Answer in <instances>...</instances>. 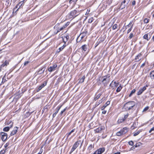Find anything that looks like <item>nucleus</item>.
Listing matches in <instances>:
<instances>
[{
  "mask_svg": "<svg viewBox=\"0 0 154 154\" xmlns=\"http://www.w3.org/2000/svg\"><path fill=\"white\" fill-rule=\"evenodd\" d=\"M45 68H42L40 70H39V71H38V74H41L42 73H43L45 71Z\"/></svg>",
  "mask_w": 154,
  "mask_h": 154,
  "instance_id": "4be33fe9",
  "label": "nucleus"
},
{
  "mask_svg": "<svg viewBox=\"0 0 154 154\" xmlns=\"http://www.w3.org/2000/svg\"><path fill=\"white\" fill-rule=\"evenodd\" d=\"M57 67L56 64L53 65L52 66H51L48 69V71L50 72H51L55 70V68Z\"/></svg>",
  "mask_w": 154,
  "mask_h": 154,
  "instance_id": "0eeeda50",
  "label": "nucleus"
},
{
  "mask_svg": "<svg viewBox=\"0 0 154 154\" xmlns=\"http://www.w3.org/2000/svg\"><path fill=\"white\" fill-rule=\"evenodd\" d=\"M149 75L151 79H154V70L152 71L150 73Z\"/></svg>",
  "mask_w": 154,
  "mask_h": 154,
  "instance_id": "412c9836",
  "label": "nucleus"
},
{
  "mask_svg": "<svg viewBox=\"0 0 154 154\" xmlns=\"http://www.w3.org/2000/svg\"><path fill=\"white\" fill-rule=\"evenodd\" d=\"M127 4H128L130 1V0H125Z\"/></svg>",
  "mask_w": 154,
  "mask_h": 154,
  "instance_id": "69168bd1",
  "label": "nucleus"
},
{
  "mask_svg": "<svg viewBox=\"0 0 154 154\" xmlns=\"http://www.w3.org/2000/svg\"><path fill=\"white\" fill-rule=\"evenodd\" d=\"M142 56V54L141 53H139L138 55H137L135 58V60H136V61H139L140 60H141V57Z\"/></svg>",
  "mask_w": 154,
  "mask_h": 154,
  "instance_id": "4468645a",
  "label": "nucleus"
},
{
  "mask_svg": "<svg viewBox=\"0 0 154 154\" xmlns=\"http://www.w3.org/2000/svg\"><path fill=\"white\" fill-rule=\"evenodd\" d=\"M11 125L9 127H5L3 128V131H8L9 130L10 128H11L13 126V122H11Z\"/></svg>",
  "mask_w": 154,
  "mask_h": 154,
  "instance_id": "f8f14e48",
  "label": "nucleus"
},
{
  "mask_svg": "<svg viewBox=\"0 0 154 154\" xmlns=\"http://www.w3.org/2000/svg\"><path fill=\"white\" fill-rule=\"evenodd\" d=\"M5 152V150H2L0 152V154H4Z\"/></svg>",
  "mask_w": 154,
  "mask_h": 154,
  "instance_id": "a18cd8bd",
  "label": "nucleus"
},
{
  "mask_svg": "<svg viewBox=\"0 0 154 154\" xmlns=\"http://www.w3.org/2000/svg\"><path fill=\"white\" fill-rule=\"evenodd\" d=\"M29 63V61H26L25 62V63H24V66H26Z\"/></svg>",
  "mask_w": 154,
  "mask_h": 154,
  "instance_id": "49530a36",
  "label": "nucleus"
},
{
  "mask_svg": "<svg viewBox=\"0 0 154 154\" xmlns=\"http://www.w3.org/2000/svg\"><path fill=\"white\" fill-rule=\"evenodd\" d=\"M135 91L136 90L135 89H134L132 90L131 93H130L129 95V97H131L132 96V95L135 92Z\"/></svg>",
  "mask_w": 154,
  "mask_h": 154,
  "instance_id": "cd10ccee",
  "label": "nucleus"
},
{
  "mask_svg": "<svg viewBox=\"0 0 154 154\" xmlns=\"http://www.w3.org/2000/svg\"><path fill=\"white\" fill-rule=\"evenodd\" d=\"M85 78V76H83L80 79L79 82L80 83H83L84 82Z\"/></svg>",
  "mask_w": 154,
  "mask_h": 154,
  "instance_id": "a878e982",
  "label": "nucleus"
},
{
  "mask_svg": "<svg viewBox=\"0 0 154 154\" xmlns=\"http://www.w3.org/2000/svg\"><path fill=\"white\" fill-rule=\"evenodd\" d=\"M94 148V146L93 145H92V144H91L90 145V146H89L88 147V149L89 150H91L93 148Z\"/></svg>",
  "mask_w": 154,
  "mask_h": 154,
  "instance_id": "f704fd0d",
  "label": "nucleus"
},
{
  "mask_svg": "<svg viewBox=\"0 0 154 154\" xmlns=\"http://www.w3.org/2000/svg\"><path fill=\"white\" fill-rule=\"evenodd\" d=\"M135 1H134L132 2V5H134L135 4Z\"/></svg>",
  "mask_w": 154,
  "mask_h": 154,
  "instance_id": "052dcab7",
  "label": "nucleus"
},
{
  "mask_svg": "<svg viewBox=\"0 0 154 154\" xmlns=\"http://www.w3.org/2000/svg\"><path fill=\"white\" fill-rule=\"evenodd\" d=\"M18 129V128L17 127H14L13 130L11 132V133H10V136H13L16 134L17 131Z\"/></svg>",
  "mask_w": 154,
  "mask_h": 154,
  "instance_id": "1a4fd4ad",
  "label": "nucleus"
},
{
  "mask_svg": "<svg viewBox=\"0 0 154 154\" xmlns=\"http://www.w3.org/2000/svg\"><path fill=\"white\" fill-rule=\"evenodd\" d=\"M82 50L84 51H86L88 49V46L87 45H83L80 48Z\"/></svg>",
  "mask_w": 154,
  "mask_h": 154,
  "instance_id": "2eb2a0df",
  "label": "nucleus"
},
{
  "mask_svg": "<svg viewBox=\"0 0 154 154\" xmlns=\"http://www.w3.org/2000/svg\"><path fill=\"white\" fill-rule=\"evenodd\" d=\"M110 101H108L105 104L101 107V110H103L108 105L110 104Z\"/></svg>",
  "mask_w": 154,
  "mask_h": 154,
  "instance_id": "f3484780",
  "label": "nucleus"
},
{
  "mask_svg": "<svg viewBox=\"0 0 154 154\" xmlns=\"http://www.w3.org/2000/svg\"><path fill=\"white\" fill-rule=\"evenodd\" d=\"M143 91H142L141 89H140L137 92V95H140L141 94L143 93Z\"/></svg>",
  "mask_w": 154,
  "mask_h": 154,
  "instance_id": "4c0bfd02",
  "label": "nucleus"
},
{
  "mask_svg": "<svg viewBox=\"0 0 154 154\" xmlns=\"http://www.w3.org/2000/svg\"><path fill=\"white\" fill-rule=\"evenodd\" d=\"M141 144V143H136L135 145H134L135 148H136L138 146H139Z\"/></svg>",
  "mask_w": 154,
  "mask_h": 154,
  "instance_id": "ea45409f",
  "label": "nucleus"
},
{
  "mask_svg": "<svg viewBox=\"0 0 154 154\" xmlns=\"http://www.w3.org/2000/svg\"><path fill=\"white\" fill-rule=\"evenodd\" d=\"M64 38H66V39L67 41L68 39L69 38V36L68 35H67L66 36H64L63 37Z\"/></svg>",
  "mask_w": 154,
  "mask_h": 154,
  "instance_id": "864d4df0",
  "label": "nucleus"
},
{
  "mask_svg": "<svg viewBox=\"0 0 154 154\" xmlns=\"http://www.w3.org/2000/svg\"><path fill=\"white\" fill-rule=\"evenodd\" d=\"M128 144L131 146L133 145L134 142L132 141H130L128 142Z\"/></svg>",
  "mask_w": 154,
  "mask_h": 154,
  "instance_id": "58836bf2",
  "label": "nucleus"
},
{
  "mask_svg": "<svg viewBox=\"0 0 154 154\" xmlns=\"http://www.w3.org/2000/svg\"><path fill=\"white\" fill-rule=\"evenodd\" d=\"M122 88V86L121 85H120L119 87H118V88H117V89L116 90V91L117 92H119L121 89Z\"/></svg>",
  "mask_w": 154,
  "mask_h": 154,
  "instance_id": "393cba45",
  "label": "nucleus"
},
{
  "mask_svg": "<svg viewBox=\"0 0 154 154\" xmlns=\"http://www.w3.org/2000/svg\"><path fill=\"white\" fill-rule=\"evenodd\" d=\"M62 106V105L60 106H57L56 108V111L53 114V117L54 118V117L57 114L58 112L59 111L60 109L61 108V107Z\"/></svg>",
  "mask_w": 154,
  "mask_h": 154,
  "instance_id": "ddd939ff",
  "label": "nucleus"
},
{
  "mask_svg": "<svg viewBox=\"0 0 154 154\" xmlns=\"http://www.w3.org/2000/svg\"><path fill=\"white\" fill-rule=\"evenodd\" d=\"M66 108H65L63 110H62L60 113V114L62 115V114L66 110Z\"/></svg>",
  "mask_w": 154,
  "mask_h": 154,
  "instance_id": "3c124183",
  "label": "nucleus"
},
{
  "mask_svg": "<svg viewBox=\"0 0 154 154\" xmlns=\"http://www.w3.org/2000/svg\"><path fill=\"white\" fill-rule=\"evenodd\" d=\"M66 46V45L65 44H64L63 45V46H62L61 47H60L58 49L59 51L58 50L57 51V52L59 53L60 51H62L64 48Z\"/></svg>",
  "mask_w": 154,
  "mask_h": 154,
  "instance_id": "aec40b11",
  "label": "nucleus"
},
{
  "mask_svg": "<svg viewBox=\"0 0 154 154\" xmlns=\"http://www.w3.org/2000/svg\"><path fill=\"white\" fill-rule=\"evenodd\" d=\"M134 124L132 126H131V128H132V129H134L135 128H134Z\"/></svg>",
  "mask_w": 154,
  "mask_h": 154,
  "instance_id": "e2e57ef3",
  "label": "nucleus"
},
{
  "mask_svg": "<svg viewBox=\"0 0 154 154\" xmlns=\"http://www.w3.org/2000/svg\"><path fill=\"white\" fill-rule=\"evenodd\" d=\"M2 135V139L3 141H5L6 140L8 137V134L6 133L2 132L1 133Z\"/></svg>",
  "mask_w": 154,
  "mask_h": 154,
  "instance_id": "20e7f679",
  "label": "nucleus"
},
{
  "mask_svg": "<svg viewBox=\"0 0 154 154\" xmlns=\"http://www.w3.org/2000/svg\"><path fill=\"white\" fill-rule=\"evenodd\" d=\"M72 133L71 132H70L69 133L67 134V137H68L70 135H71Z\"/></svg>",
  "mask_w": 154,
  "mask_h": 154,
  "instance_id": "13d9d810",
  "label": "nucleus"
},
{
  "mask_svg": "<svg viewBox=\"0 0 154 154\" xmlns=\"http://www.w3.org/2000/svg\"><path fill=\"white\" fill-rule=\"evenodd\" d=\"M143 38L144 39H146L147 41L149 40L150 37L149 36L148 33L145 34L143 36Z\"/></svg>",
  "mask_w": 154,
  "mask_h": 154,
  "instance_id": "a211bd4d",
  "label": "nucleus"
},
{
  "mask_svg": "<svg viewBox=\"0 0 154 154\" xmlns=\"http://www.w3.org/2000/svg\"><path fill=\"white\" fill-rule=\"evenodd\" d=\"M88 33V31L86 30H85L80 34L79 37L80 36L81 40L82 39L84 38L86 36Z\"/></svg>",
  "mask_w": 154,
  "mask_h": 154,
  "instance_id": "6e6552de",
  "label": "nucleus"
},
{
  "mask_svg": "<svg viewBox=\"0 0 154 154\" xmlns=\"http://www.w3.org/2000/svg\"><path fill=\"white\" fill-rule=\"evenodd\" d=\"M69 24V23L67 22L66 24L63 25L65 28Z\"/></svg>",
  "mask_w": 154,
  "mask_h": 154,
  "instance_id": "603ef678",
  "label": "nucleus"
},
{
  "mask_svg": "<svg viewBox=\"0 0 154 154\" xmlns=\"http://www.w3.org/2000/svg\"><path fill=\"white\" fill-rule=\"evenodd\" d=\"M125 120L123 118H122V119H119L118 122L119 123H121L124 121Z\"/></svg>",
  "mask_w": 154,
  "mask_h": 154,
  "instance_id": "e433bc0d",
  "label": "nucleus"
},
{
  "mask_svg": "<svg viewBox=\"0 0 154 154\" xmlns=\"http://www.w3.org/2000/svg\"><path fill=\"white\" fill-rule=\"evenodd\" d=\"M104 78L103 79L102 82H104V81H106V79H107V76H104Z\"/></svg>",
  "mask_w": 154,
  "mask_h": 154,
  "instance_id": "de8ad7c7",
  "label": "nucleus"
},
{
  "mask_svg": "<svg viewBox=\"0 0 154 154\" xmlns=\"http://www.w3.org/2000/svg\"><path fill=\"white\" fill-rule=\"evenodd\" d=\"M121 131L122 134H125L128 131V129L127 127H124Z\"/></svg>",
  "mask_w": 154,
  "mask_h": 154,
  "instance_id": "dca6fc26",
  "label": "nucleus"
},
{
  "mask_svg": "<svg viewBox=\"0 0 154 154\" xmlns=\"http://www.w3.org/2000/svg\"><path fill=\"white\" fill-rule=\"evenodd\" d=\"M102 102V101H101V100H100L99 101V102L98 103H97V104H96L95 105L96 106H97L98 105L100 104V103H101Z\"/></svg>",
  "mask_w": 154,
  "mask_h": 154,
  "instance_id": "5fc2aeb1",
  "label": "nucleus"
},
{
  "mask_svg": "<svg viewBox=\"0 0 154 154\" xmlns=\"http://www.w3.org/2000/svg\"><path fill=\"white\" fill-rule=\"evenodd\" d=\"M134 124L132 126H131V128H132V129H134L135 128H134Z\"/></svg>",
  "mask_w": 154,
  "mask_h": 154,
  "instance_id": "0e129e2a",
  "label": "nucleus"
},
{
  "mask_svg": "<svg viewBox=\"0 0 154 154\" xmlns=\"http://www.w3.org/2000/svg\"><path fill=\"white\" fill-rule=\"evenodd\" d=\"M134 34L133 33H131L128 37V39H131L134 36Z\"/></svg>",
  "mask_w": 154,
  "mask_h": 154,
  "instance_id": "c756f323",
  "label": "nucleus"
},
{
  "mask_svg": "<svg viewBox=\"0 0 154 154\" xmlns=\"http://www.w3.org/2000/svg\"><path fill=\"white\" fill-rule=\"evenodd\" d=\"M105 150L104 147L100 148L97 149L96 151L97 152V154H101L103 153Z\"/></svg>",
  "mask_w": 154,
  "mask_h": 154,
  "instance_id": "9d476101",
  "label": "nucleus"
},
{
  "mask_svg": "<svg viewBox=\"0 0 154 154\" xmlns=\"http://www.w3.org/2000/svg\"><path fill=\"white\" fill-rule=\"evenodd\" d=\"M6 2L7 3H8L7 4V6H8V5H9V2H10V1L9 0H7L6 1Z\"/></svg>",
  "mask_w": 154,
  "mask_h": 154,
  "instance_id": "bf43d9fd",
  "label": "nucleus"
},
{
  "mask_svg": "<svg viewBox=\"0 0 154 154\" xmlns=\"http://www.w3.org/2000/svg\"><path fill=\"white\" fill-rule=\"evenodd\" d=\"M64 28H65V27L63 26L62 27L58 29L57 30V32L55 33V34H57L58 32H59L60 31L63 30Z\"/></svg>",
  "mask_w": 154,
  "mask_h": 154,
  "instance_id": "5701e85b",
  "label": "nucleus"
},
{
  "mask_svg": "<svg viewBox=\"0 0 154 154\" xmlns=\"http://www.w3.org/2000/svg\"><path fill=\"white\" fill-rule=\"evenodd\" d=\"M146 87L145 86L143 87L142 89H141L142 91L143 92L144 90H145L146 89Z\"/></svg>",
  "mask_w": 154,
  "mask_h": 154,
  "instance_id": "6e6d98bb",
  "label": "nucleus"
},
{
  "mask_svg": "<svg viewBox=\"0 0 154 154\" xmlns=\"http://www.w3.org/2000/svg\"><path fill=\"white\" fill-rule=\"evenodd\" d=\"M122 134H122V132L121 131L117 132L116 133V135L118 136H121L122 135Z\"/></svg>",
  "mask_w": 154,
  "mask_h": 154,
  "instance_id": "2f4dec72",
  "label": "nucleus"
},
{
  "mask_svg": "<svg viewBox=\"0 0 154 154\" xmlns=\"http://www.w3.org/2000/svg\"><path fill=\"white\" fill-rule=\"evenodd\" d=\"M81 142V140H79L75 142L74 144L72 149L71 150L70 154L72 153L79 146Z\"/></svg>",
  "mask_w": 154,
  "mask_h": 154,
  "instance_id": "7ed1b4c3",
  "label": "nucleus"
},
{
  "mask_svg": "<svg viewBox=\"0 0 154 154\" xmlns=\"http://www.w3.org/2000/svg\"><path fill=\"white\" fill-rule=\"evenodd\" d=\"M23 4V1H21L17 5L16 7L14 9V11L16 10V11H17L18 9L21 7Z\"/></svg>",
  "mask_w": 154,
  "mask_h": 154,
  "instance_id": "39448f33",
  "label": "nucleus"
},
{
  "mask_svg": "<svg viewBox=\"0 0 154 154\" xmlns=\"http://www.w3.org/2000/svg\"><path fill=\"white\" fill-rule=\"evenodd\" d=\"M133 25L132 24L131 25V26L130 28L129 29H128V30L127 31V33H129L131 32V30L133 28Z\"/></svg>",
  "mask_w": 154,
  "mask_h": 154,
  "instance_id": "c9c22d12",
  "label": "nucleus"
},
{
  "mask_svg": "<svg viewBox=\"0 0 154 154\" xmlns=\"http://www.w3.org/2000/svg\"><path fill=\"white\" fill-rule=\"evenodd\" d=\"M105 128L103 126H101L96 128L95 130V132L97 133H100L102 131L104 130Z\"/></svg>",
  "mask_w": 154,
  "mask_h": 154,
  "instance_id": "423d86ee",
  "label": "nucleus"
},
{
  "mask_svg": "<svg viewBox=\"0 0 154 154\" xmlns=\"http://www.w3.org/2000/svg\"><path fill=\"white\" fill-rule=\"evenodd\" d=\"M80 14V13L79 11H77L75 10H74L70 12V14L68 15V17L69 18H73L77 16Z\"/></svg>",
  "mask_w": 154,
  "mask_h": 154,
  "instance_id": "f03ea898",
  "label": "nucleus"
},
{
  "mask_svg": "<svg viewBox=\"0 0 154 154\" xmlns=\"http://www.w3.org/2000/svg\"><path fill=\"white\" fill-rule=\"evenodd\" d=\"M135 148L134 146L132 147H131L130 149V150H132L133 149H134Z\"/></svg>",
  "mask_w": 154,
  "mask_h": 154,
  "instance_id": "774afa93",
  "label": "nucleus"
},
{
  "mask_svg": "<svg viewBox=\"0 0 154 154\" xmlns=\"http://www.w3.org/2000/svg\"><path fill=\"white\" fill-rule=\"evenodd\" d=\"M63 42H64V44H66V42H67V41L66 38H64V37L63 38Z\"/></svg>",
  "mask_w": 154,
  "mask_h": 154,
  "instance_id": "09e8293b",
  "label": "nucleus"
},
{
  "mask_svg": "<svg viewBox=\"0 0 154 154\" xmlns=\"http://www.w3.org/2000/svg\"><path fill=\"white\" fill-rule=\"evenodd\" d=\"M140 131H137V132H135L134 134V136H135L139 134L140 133Z\"/></svg>",
  "mask_w": 154,
  "mask_h": 154,
  "instance_id": "79ce46f5",
  "label": "nucleus"
},
{
  "mask_svg": "<svg viewBox=\"0 0 154 154\" xmlns=\"http://www.w3.org/2000/svg\"><path fill=\"white\" fill-rule=\"evenodd\" d=\"M117 24H115L112 26V29L113 30H115L117 29Z\"/></svg>",
  "mask_w": 154,
  "mask_h": 154,
  "instance_id": "473e14b6",
  "label": "nucleus"
},
{
  "mask_svg": "<svg viewBox=\"0 0 154 154\" xmlns=\"http://www.w3.org/2000/svg\"><path fill=\"white\" fill-rule=\"evenodd\" d=\"M75 129H72V130L71 131H70L72 133H73V132H74L75 130Z\"/></svg>",
  "mask_w": 154,
  "mask_h": 154,
  "instance_id": "338daca9",
  "label": "nucleus"
},
{
  "mask_svg": "<svg viewBox=\"0 0 154 154\" xmlns=\"http://www.w3.org/2000/svg\"><path fill=\"white\" fill-rule=\"evenodd\" d=\"M135 104L136 103L134 101H129L125 104L124 108L126 110H132L133 109Z\"/></svg>",
  "mask_w": 154,
  "mask_h": 154,
  "instance_id": "f257e3e1",
  "label": "nucleus"
},
{
  "mask_svg": "<svg viewBox=\"0 0 154 154\" xmlns=\"http://www.w3.org/2000/svg\"><path fill=\"white\" fill-rule=\"evenodd\" d=\"M149 20L148 18H145L143 22L145 23H147L149 22Z\"/></svg>",
  "mask_w": 154,
  "mask_h": 154,
  "instance_id": "72a5a7b5",
  "label": "nucleus"
},
{
  "mask_svg": "<svg viewBox=\"0 0 154 154\" xmlns=\"http://www.w3.org/2000/svg\"><path fill=\"white\" fill-rule=\"evenodd\" d=\"M103 110L102 113L103 114H105L106 112V111L104 110Z\"/></svg>",
  "mask_w": 154,
  "mask_h": 154,
  "instance_id": "4d7b16f0",
  "label": "nucleus"
},
{
  "mask_svg": "<svg viewBox=\"0 0 154 154\" xmlns=\"http://www.w3.org/2000/svg\"><path fill=\"white\" fill-rule=\"evenodd\" d=\"M128 116V113H127V114L125 115L124 117L123 118H124V119L125 120L127 118Z\"/></svg>",
  "mask_w": 154,
  "mask_h": 154,
  "instance_id": "37998d69",
  "label": "nucleus"
},
{
  "mask_svg": "<svg viewBox=\"0 0 154 154\" xmlns=\"http://www.w3.org/2000/svg\"><path fill=\"white\" fill-rule=\"evenodd\" d=\"M8 62L7 61H5V62L1 65V66L3 67L4 66H7L8 64Z\"/></svg>",
  "mask_w": 154,
  "mask_h": 154,
  "instance_id": "b1692460",
  "label": "nucleus"
},
{
  "mask_svg": "<svg viewBox=\"0 0 154 154\" xmlns=\"http://www.w3.org/2000/svg\"><path fill=\"white\" fill-rule=\"evenodd\" d=\"M152 131H154V127L152 128L149 131V132L150 133Z\"/></svg>",
  "mask_w": 154,
  "mask_h": 154,
  "instance_id": "8fccbe9b",
  "label": "nucleus"
},
{
  "mask_svg": "<svg viewBox=\"0 0 154 154\" xmlns=\"http://www.w3.org/2000/svg\"><path fill=\"white\" fill-rule=\"evenodd\" d=\"M145 63H144L141 65L140 67H143L145 66Z\"/></svg>",
  "mask_w": 154,
  "mask_h": 154,
  "instance_id": "680f3d73",
  "label": "nucleus"
},
{
  "mask_svg": "<svg viewBox=\"0 0 154 154\" xmlns=\"http://www.w3.org/2000/svg\"><path fill=\"white\" fill-rule=\"evenodd\" d=\"M125 3H126V2L125 1V0H124L123 2H122L121 5V6L120 7V8H121V9H122L123 8H125V5H123V4H125Z\"/></svg>",
  "mask_w": 154,
  "mask_h": 154,
  "instance_id": "6ab92c4d",
  "label": "nucleus"
},
{
  "mask_svg": "<svg viewBox=\"0 0 154 154\" xmlns=\"http://www.w3.org/2000/svg\"><path fill=\"white\" fill-rule=\"evenodd\" d=\"M47 84V82H44L40 86L38 89L37 90V92L39 91L40 90L42 89L44 87L45 85H46Z\"/></svg>",
  "mask_w": 154,
  "mask_h": 154,
  "instance_id": "9b49d317",
  "label": "nucleus"
},
{
  "mask_svg": "<svg viewBox=\"0 0 154 154\" xmlns=\"http://www.w3.org/2000/svg\"><path fill=\"white\" fill-rule=\"evenodd\" d=\"M149 109V106H146V107H145L144 109L143 110V112H145V111H146L148 109Z\"/></svg>",
  "mask_w": 154,
  "mask_h": 154,
  "instance_id": "a19ab883",
  "label": "nucleus"
},
{
  "mask_svg": "<svg viewBox=\"0 0 154 154\" xmlns=\"http://www.w3.org/2000/svg\"><path fill=\"white\" fill-rule=\"evenodd\" d=\"M48 106H45L43 108L42 111L44 112H47L48 111Z\"/></svg>",
  "mask_w": 154,
  "mask_h": 154,
  "instance_id": "c85d7f7f",
  "label": "nucleus"
},
{
  "mask_svg": "<svg viewBox=\"0 0 154 154\" xmlns=\"http://www.w3.org/2000/svg\"><path fill=\"white\" fill-rule=\"evenodd\" d=\"M114 84H115L114 86L116 87L119 85V83H116V82H114Z\"/></svg>",
  "mask_w": 154,
  "mask_h": 154,
  "instance_id": "c03bdc74",
  "label": "nucleus"
},
{
  "mask_svg": "<svg viewBox=\"0 0 154 154\" xmlns=\"http://www.w3.org/2000/svg\"><path fill=\"white\" fill-rule=\"evenodd\" d=\"M101 94H99L97 95L94 98V100H97L98 99H99L100 97V96L101 95Z\"/></svg>",
  "mask_w": 154,
  "mask_h": 154,
  "instance_id": "bb28decb",
  "label": "nucleus"
},
{
  "mask_svg": "<svg viewBox=\"0 0 154 154\" xmlns=\"http://www.w3.org/2000/svg\"><path fill=\"white\" fill-rule=\"evenodd\" d=\"M94 19L93 17H91L88 19V22L89 23H91L93 21Z\"/></svg>",
  "mask_w": 154,
  "mask_h": 154,
  "instance_id": "7c9ffc66",
  "label": "nucleus"
}]
</instances>
